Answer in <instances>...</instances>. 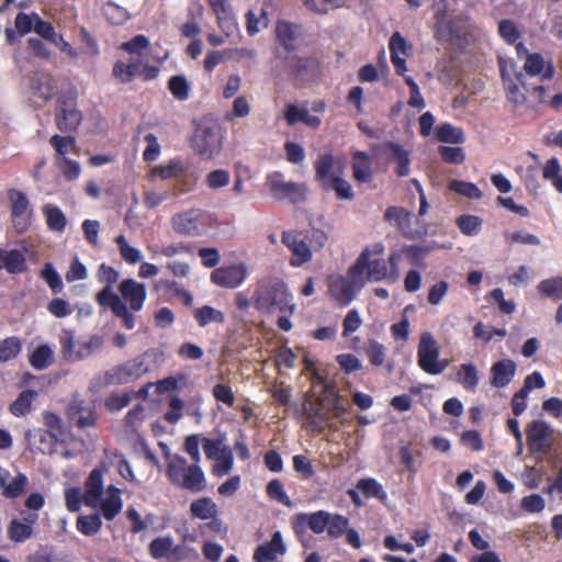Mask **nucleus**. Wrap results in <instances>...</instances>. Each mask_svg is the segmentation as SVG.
Listing matches in <instances>:
<instances>
[{"label": "nucleus", "mask_w": 562, "mask_h": 562, "mask_svg": "<svg viewBox=\"0 0 562 562\" xmlns=\"http://www.w3.org/2000/svg\"><path fill=\"white\" fill-rule=\"evenodd\" d=\"M108 467L101 464L93 469L85 483L83 503L86 506L97 509L104 519L113 520L123 508L122 491L109 484L104 486V474Z\"/></svg>", "instance_id": "f257e3e1"}, {"label": "nucleus", "mask_w": 562, "mask_h": 562, "mask_svg": "<svg viewBox=\"0 0 562 562\" xmlns=\"http://www.w3.org/2000/svg\"><path fill=\"white\" fill-rule=\"evenodd\" d=\"M150 42L145 35H136L132 40L124 42L121 49L130 55L127 63L117 60L112 69L115 79L123 83L131 82L135 77H142L145 80L155 79L159 69L150 66L148 63V49Z\"/></svg>", "instance_id": "f03ea898"}, {"label": "nucleus", "mask_w": 562, "mask_h": 562, "mask_svg": "<svg viewBox=\"0 0 562 562\" xmlns=\"http://www.w3.org/2000/svg\"><path fill=\"white\" fill-rule=\"evenodd\" d=\"M252 299L256 308L267 313L280 311L289 312L291 315L295 310V305L291 302V294L285 283L279 279L260 281Z\"/></svg>", "instance_id": "7ed1b4c3"}, {"label": "nucleus", "mask_w": 562, "mask_h": 562, "mask_svg": "<svg viewBox=\"0 0 562 562\" xmlns=\"http://www.w3.org/2000/svg\"><path fill=\"white\" fill-rule=\"evenodd\" d=\"M167 476L173 485L192 493H200L206 488V477L200 463H189L179 454H168Z\"/></svg>", "instance_id": "20e7f679"}, {"label": "nucleus", "mask_w": 562, "mask_h": 562, "mask_svg": "<svg viewBox=\"0 0 562 562\" xmlns=\"http://www.w3.org/2000/svg\"><path fill=\"white\" fill-rule=\"evenodd\" d=\"M384 251L385 248L381 243L367 247L350 267L351 274L361 278L363 283L367 281L378 282L390 278Z\"/></svg>", "instance_id": "39448f33"}, {"label": "nucleus", "mask_w": 562, "mask_h": 562, "mask_svg": "<svg viewBox=\"0 0 562 562\" xmlns=\"http://www.w3.org/2000/svg\"><path fill=\"white\" fill-rule=\"evenodd\" d=\"M119 300L125 308V313L112 311L114 316L121 319L126 329L135 327L134 314L139 312L145 304L147 290L144 283L134 279H124L119 285Z\"/></svg>", "instance_id": "423d86ee"}, {"label": "nucleus", "mask_w": 562, "mask_h": 562, "mask_svg": "<svg viewBox=\"0 0 562 562\" xmlns=\"http://www.w3.org/2000/svg\"><path fill=\"white\" fill-rule=\"evenodd\" d=\"M417 364L430 375L441 374L449 366L448 359H440V348L429 331L420 334L417 348Z\"/></svg>", "instance_id": "0eeeda50"}, {"label": "nucleus", "mask_w": 562, "mask_h": 562, "mask_svg": "<svg viewBox=\"0 0 562 562\" xmlns=\"http://www.w3.org/2000/svg\"><path fill=\"white\" fill-rule=\"evenodd\" d=\"M211 216L200 210L190 209L177 213L171 218L173 231L181 236L198 237L206 233L210 227Z\"/></svg>", "instance_id": "6e6552de"}, {"label": "nucleus", "mask_w": 562, "mask_h": 562, "mask_svg": "<svg viewBox=\"0 0 562 562\" xmlns=\"http://www.w3.org/2000/svg\"><path fill=\"white\" fill-rule=\"evenodd\" d=\"M327 285L329 297L338 305L347 306L353 301L364 283L358 276H352L349 268L347 276H330Z\"/></svg>", "instance_id": "1a4fd4ad"}, {"label": "nucleus", "mask_w": 562, "mask_h": 562, "mask_svg": "<svg viewBox=\"0 0 562 562\" xmlns=\"http://www.w3.org/2000/svg\"><path fill=\"white\" fill-rule=\"evenodd\" d=\"M59 344L64 358L75 362L91 356L101 346V339L93 336L87 340H76L74 331L64 329L59 336Z\"/></svg>", "instance_id": "9d476101"}, {"label": "nucleus", "mask_w": 562, "mask_h": 562, "mask_svg": "<svg viewBox=\"0 0 562 562\" xmlns=\"http://www.w3.org/2000/svg\"><path fill=\"white\" fill-rule=\"evenodd\" d=\"M97 278L99 282L104 283V288L97 294V302L103 307H109L116 313H125V308L119 300V294L113 290V285L117 282L120 273L116 269L105 263H101Z\"/></svg>", "instance_id": "9b49d317"}, {"label": "nucleus", "mask_w": 562, "mask_h": 562, "mask_svg": "<svg viewBox=\"0 0 562 562\" xmlns=\"http://www.w3.org/2000/svg\"><path fill=\"white\" fill-rule=\"evenodd\" d=\"M271 195L278 200H290L297 203L304 200L306 187L301 183L286 181L280 171L271 172L266 178Z\"/></svg>", "instance_id": "f8f14e48"}, {"label": "nucleus", "mask_w": 562, "mask_h": 562, "mask_svg": "<svg viewBox=\"0 0 562 562\" xmlns=\"http://www.w3.org/2000/svg\"><path fill=\"white\" fill-rule=\"evenodd\" d=\"M384 218L396 225L404 235L415 238L425 234V223L413 213L400 206L386 209Z\"/></svg>", "instance_id": "ddd939ff"}, {"label": "nucleus", "mask_w": 562, "mask_h": 562, "mask_svg": "<svg viewBox=\"0 0 562 562\" xmlns=\"http://www.w3.org/2000/svg\"><path fill=\"white\" fill-rule=\"evenodd\" d=\"M192 146L200 156L210 159L220 154L223 137L215 126H200L193 136Z\"/></svg>", "instance_id": "4468645a"}, {"label": "nucleus", "mask_w": 562, "mask_h": 562, "mask_svg": "<svg viewBox=\"0 0 562 562\" xmlns=\"http://www.w3.org/2000/svg\"><path fill=\"white\" fill-rule=\"evenodd\" d=\"M527 442L531 453L546 454L552 447V428L543 420L531 422L527 429Z\"/></svg>", "instance_id": "2eb2a0df"}, {"label": "nucleus", "mask_w": 562, "mask_h": 562, "mask_svg": "<svg viewBox=\"0 0 562 562\" xmlns=\"http://www.w3.org/2000/svg\"><path fill=\"white\" fill-rule=\"evenodd\" d=\"M248 269L244 262L216 268L211 273V281L222 288L235 289L247 278Z\"/></svg>", "instance_id": "dca6fc26"}, {"label": "nucleus", "mask_w": 562, "mask_h": 562, "mask_svg": "<svg viewBox=\"0 0 562 562\" xmlns=\"http://www.w3.org/2000/svg\"><path fill=\"white\" fill-rule=\"evenodd\" d=\"M282 241L292 254L290 259L291 266L300 267L312 259V251L306 244V236L303 233L295 231L284 232Z\"/></svg>", "instance_id": "f3484780"}, {"label": "nucleus", "mask_w": 562, "mask_h": 562, "mask_svg": "<svg viewBox=\"0 0 562 562\" xmlns=\"http://www.w3.org/2000/svg\"><path fill=\"white\" fill-rule=\"evenodd\" d=\"M314 168L315 178L323 189L335 179V176L344 175V164L328 153L318 155Z\"/></svg>", "instance_id": "a211bd4d"}, {"label": "nucleus", "mask_w": 562, "mask_h": 562, "mask_svg": "<svg viewBox=\"0 0 562 562\" xmlns=\"http://www.w3.org/2000/svg\"><path fill=\"white\" fill-rule=\"evenodd\" d=\"M9 199L11 202L12 217L15 228L19 232L26 231L32 215L27 198L20 191L11 190L9 192Z\"/></svg>", "instance_id": "6ab92c4d"}, {"label": "nucleus", "mask_w": 562, "mask_h": 562, "mask_svg": "<svg viewBox=\"0 0 562 562\" xmlns=\"http://www.w3.org/2000/svg\"><path fill=\"white\" fill-rule=\"evenodd\" d=\"M371 150L374 155H380L389 150L392 159L396 162V173L398 177H405L409 173V155L408 151L400 144L386 142L384 144L371 145Z\"/></svg>", "instance_id": "aec40b11"}, {"label": "nucleus", "mask_w": 562, "mask_h": 562, "mask_svg": "<svg viewBox=\"0 0 562 562\" xmlns=\"http://www.w3.org/2000/svg\"><path fill=\"white\" fill-rule=\"evenodd\" d=\"M146 372L147 367L144 358L137 357L121 367L114 368L110 372V380L114 383L124 384L137 380Z\"/></svg>", "instance_id": "412c9836"}, {"label": "nucleus", "mask_w": 562, "mask_h": 562, "mask_svg": "<svg viewBox=\"0 0 562 562\" xmlns=\"http://www.w3.org/2000/svg\"><path fill=\"white\" fill-rule=\"evenodd\" d=\"M286 546L283 541L282 533L276 531L269 542L257 547L254 553L255 562H273L279 557L285 554Z\"/></svg>", "instance_id": "4be33fe9"}, {"label": "nucleus", "mask_w": 562, "mask_h": 562, "mask_svg": "<svg viewBox=\"0 0 562 562\" xmlns=\"http://www.w3.org/2000/svg\"><path fill=\"white\" fill-rule=\"evenodd\" d=\"M32 94L38 105L45 103L47 100L53 98L56 93V82L49 74L35 72L31 79Z\"/></svg>", "instance_id": "5701e85b"}, {"label": "nucleus", "mask_w": 562, "mask_h": 562, "mask_svg": "<svg viewBox=\"0 0 562 562\" xmlns=\"http://www.w3.org/2000/svg\"><path fill=\"white\" fill-rule=\"evenodd\" d=\"M25 441L45 454H52L56 450L57 434L42 428L29 429L24 434Z\"/></svg>", "instance_id": "b1692460"}, {"label": "nucleus", "mask_w": 562, "mask_h": 562, "mask_svg": "<svg viewBox=\"0 0 562 562\" xmlns=\"http://www.w3.org/2000/svg\"><path fill=\"white\" fill-rule=\"evenodd\" d=\"M329 514L326 510H318L312 514L301 513L294 517V528L303 531L307 526L313 532L322 533L327 530Z\"/></svg>", "instance_id": "393cba45"}, {"label": "nucleus", "mask_w": 562, "mask_h": 562, "mask_svg": "<svg viewBox=\"0 0 562 562\" xmlns=\"http://www.w3.org/2000/svg\"><path fill=\"white\" fill-rule=\"evenodd\" d=\"M81 120L82 115L72 101L64 102L58 105L56 124L61 132L75 131L81 123Z\"/></svg>", "instance_id": "a878e982"}, {"label": "nucleus", "mask_w": 562, "mask_h": 562, "mask_svg": "<svg viewBox=\"0 0 562 562\" xmlns=\"http://www.w3.org/2000/svg\"><path fill=\"white\" fill-rule=\"evenodd\" d=\"M516 363L510 359L495 362L491 368V383L495 387L508 385L515 376Z\"/></svg>", "instance_id": "bb28decb"}, {"label": "nucleus", "mask_w": 562, "mask_h": 562, "mask_svg": "<svg viewBox=\"0 0 562 562\" xmlns=\"http://www.w3.org/2000/svg\"><path fill=\"white\" fill-rule=\"evenodd\" d=\"M283 116L291 126L299 122L312 128H317L321 125V119L318 116L310 114V111L305 106H300L294 103H290L285 106Z\"/></svg>", "instance_id": "cd10ccee"}, {"label": "nucleus", "mask_w": 562, "mask_h": 562, "mask_svg": "<svg viewBox=\"0 0 562 562\" xmlns=\"http://www.w3.org/2000/svg\"><path fill=\"white\" fill-rule=\"evenodd\" d=\"M391 60L397 75L406 71L405 57L407 56V43L398 33H394L390 40Z\"/></svg>", "instance_id": "c85d7f7f"}, {"label": "nucleus", "mask_w": 562, "mask_h": 562, "mask_svg": "<svg viewBox=\"0 0 562 562\" xmlns=\"http://www.w3.org/2000/svg\"><path fill=\"white\" fill-rule=\"evenodd\" d=\"M524 69L527 75L539 76L541 79H550L554 74L553 65L538 53L527 55Z\"/></svg>", "instance_id": "c756f323"}, {"label": "nucleus", "mask_w": 562, "mask_h": 562, "mask_svg": "<svg viewBox=\"0 0 562 562\" xmlns=\"http://www.w3.org/2000/svg\"><path fill=\"white\" fill-rule=\"evenodd\" d=\"M352 176L358 182H369L372 179L371 158L366 151L356 150L352 154Z\"/></svg>", "instance_id": "7c9ffc66"}, {"label": "nucleus", "mask_w": 562, "mask_h": 562, "mask_svg": "<svg viewBox=\"0 0 562 562\" xmlns=\"http://www.w3.org/2000/svg\"><path fill=\"white\" fill-rule=\"evenodd\" d=\"M190 513L194 518L209 520L217 516L218 507L212 498L201 497L191 503Z\"/></svg>", "instance_id": "2f4dec72"}, {"label": "nucleus", "mask_w": 562, "mask_h": 562, "mask_svg": "<svg viewBox=\"0 0 562 562\" xmlns=\"http://www.w3.org/2000/svg\"><path fill=\"white\" fill-rule=\"evenodd\" d=\"M501 64V75L504 81V87L506 90L507 100L515 105H521L526 102V94L519 88L518 83L515 82L509 75L507 74L506 66L504 64L503 58H499Z\"/></svg>", "instance_id": "473e14b6"}, {"label": "nucleus", "mask_w": 562, "mask_h": 562, "mask_svg": "<svg viewBox=\"0 0 562 562\" xmlns=\"http://www.w3.org/2000/svg\"><path fill=\"white\" fill-rule=\"evenodd\" d=\"M186 172V166L181 159L175 158L165 165H159L150 170V177H159L162 180L178 178Z\"/></svg>", "instance_id": "72a5a7b5"}, {"label": "nucleus", "mask_w": 562, "mask_h": 562, "mask_svg": "<svg viewBox=\"0 0 562 562\" xmlns=\"http://www.w3.org/2000/svg\"><path fill=\"white\" fill-rule=\"evenodd\" d=\"M457 381L465 391L474 392L479 385V372L473 363H462L457 371Z\"/></svg>", "instance_id": "f704fd0d"}, {"label": "nucleus", "mask_w": 562, "mask_h": 562, "mask_svg": "<svg viewBox=\"0 0 562 562\" xmlns=\"http://www.w3.org/2000/svg\"><path fill=\"white\" fill-rule=\"evenodd\" d=\"M537 291L543 297L561 301L562 300V277L555 276L540 281Z\"/></svg>", "instance_id": "c9c22d12"}, {"label": "nucleus", "mask_w": 562, "mask_h": 562, "mask_svg": "<svg viewBox=\"0 0 562 562\" xmlns=\"http://www.w3.org/2000/svg\"><path fill=\"white\" fill-rule=\"evenodd\" d=\"M37 396V393L32 390H25L19 394L16 400L10 405L9 411L15 417L25 416L31 412L32 402Z\"/></svg>", "instance_id": "e433bc0d"}, {"label": "nucleus", "mask_w": 562, "mask_h": 562, "mask_svg": "<svg viewBox=\"0 0 562 562\" xmlns=\"http://www.w3.org/2000/svg\"><path fill=\"white\" fill-rule=\"evenodd\" d=\"M194 319L201 327H205L211 323L223 324L225 315L222 311L210 305H204L194 311Z\"/></svg>", "instance_id": "4c0bfd02"}, {"label": "nucleus", "mask_w": 562, "mask_h": 562, "mask_svg": "<svg viewBox=\"0 0 562 562\" xmlns=\"http://www.w3.org/2000/svg\"><path fill=\"white\" fill-rule=\"evenodd\" d=\"M50 145L56 150L55 160H61V157H67L68 154H77L76 140L71 136L54 135L49 139Z\"/></svg>", "instance_id": "58836bf2"}, {"label": "nucleus", "mask_w": 562, "mask_h": 562, "mask_svg": "<svg viewBox=\"0 0 562 562\" xmlns=\"http://www.w3.org/2000/svg\"><path fill=\"white\" fill-rule=\"evenodd\" d=\"M357 488L368 498H378L381 502H385L387 494L383 486L374 479H361L357 483Z\"/></svg>", "instance_id": "ea45409f"}, {"label": "nucleus", "mask_w": 562, "mask_h": 562, "mask_svg": "<svg viewBox=\"0 0 562 562\" xmlns=\"http://www.w3.org/2000/svg\"><path fill=\"white\" fill-rule=\"evenodd\" d=\"M115 243L119 247L120 255L122 259L128 265L139 263L143 259L142 251L130 245L126 237L124 235H119L115 238Z\"/></svg>", "instance_id": "a19ab883"}, {"label": "nucleus", "mask_w": 562, "mask_h": 562, "mask_svg": "<svg viewBox=\"0 0 562 562\" xmlns=\"http://www.w3.org/2000/svg\"><path fill=\"white\" fill-rule=\"evenodd\" d=\"M102 519L99 514L79 516L77 519V529L85 536H93L100 531Z\"/></svg>", "instance_id": "79ce46f5"}, {"label": "nucleus", "mask_w": 562, "mask_h": 562, "mask_svg": "<svg viewBox=\"0 0 562 562\" xmlns=\"http://www.w3.org/2000/svg\"><path fill=\"white\" fill-rule=\"evenodd\" d=\"M22 345L18 337H8L0 341V363L8 362L19 356Z\"/></svg>", "instance_id": "37998d69"}, {"label": "nucleus", "mask_w": 562, "mask_h": 562, "mask_svg": "<svg viewBox=\"0 0 562 562\" xmlns=\"http://www.w3.org/2000/svg\"><path fill=\"white\" fill-rule=\"evenodd\" d=\"M69 416L79 428H87L94 424V414L89 408H82L74 403L69 407Z\"/></svg>", "instance_id": "c03bdc74"}, {"label": "nucleus", "mask_w": 562, "mask_h": 562, "mask_svg": "<svg viewBox=\"0 0 562 562\" xmlns=\"http://www.w3.org/2000/svg\"><path fill=\"white\" fill-rule=\"evenodd\" d=\"M436 134L442 143L462 144L465 139L461 128L448 123L438 126Z\"/></svg>", "instance_id": "a18cd8bd"}, {"label": "nucleus", "mask_w": 562, "mask_h": 562, "mask_svg": "<svg viewBox=\"0 0 562 562\" xmlns=\"http://www.w3.org/2000/svg\"><path fill=\"white\" fill-rule=\"evenodd\" d=\"M33 535V528L29 524L23 522L21 519H13L8 529L9 538L14 542H24Z\"/></svg>", "instance_id": "49530a36"}, {"label": "nucleus", "mask_w": 562, "mask_h": 562, "mask_svg": "<svg viewBox=\"0 0 562 562\" xmlns=\"http://www.w3.org/2000/svg\"><path fill=\"white\" fill-rule=\"evenodd\" d=\"M148 249L154 257L157 255H161L166 258H173L175 256H178L181 254H192L191 246L186 243L168 244L160 248L148 247Z\"/></svg>", "instance_id": "de8ad7c7"}, {"label": "nucleus", "mask_w": 562, "mask_h": 562, "mask_svg": "<svg viewBox=\"0 0 562 562\" xmlns=\"http://www.w3.org/2000/svg\"><path fill=\"white\" fill-rule=\"evenodd\" d=\"M48 227L55 232H63L66 226V218L61 210L54 205H46L43 210Z\"/></svg>", "instance_id": "09e8293b"}, {"label": "nucleus", "mask_w": 562, "mask_h": 562, "mask_svg": "<svg viewBox=\"0 0 562 562\" xmlns=\"http://www.w3.org/2000/svg\"><path fill=\"white\" fill-rule=\"evenodd\" d=\"M53 361V351L46 346L37 347L30 356V363L36 370L46 369Z\"/></svg>", "instance_id": "8fccbe9b"}, {"label": "nucleus", "mask_w": 562, "mask_h": 562, "mask_svg": "<svg viewBox=\"0 0 562 562\" xmlns=\"http://www.w3.org/2000/svg\"><path fill=\"white\" fill-rule=\"evenodd\" d=\"M172 543L173 539L171 537L155 538L149 544V553L154 559L168 558Z\"/></svg>", "instance_id": "3c124183"}, {"label": "nucleus", "mask_w": 562, "mask_h": 562, "mask_svg": "<svg viewBox=\"0 0 562 562\" xmlns=\"http://www.w3.org/2000/svg\"><path fill=\"white\" fill-rule=\"evenodd\" d=\"M449 189L469 199L477 200L482 198V191L476 184L472 182L452 180L449 183Z\"/></svg>", "instance_id": "603ef678"}, {"label": "nucleus", "mask_w": 562, "mask_h": 562, "mask_svg": "<svg viewBox=\"0 0 562 562\" xmlns=\"http://www.w3.org/2000/svg\"><path fill=\"white\" fill-rule=\"evenodd\" d=\"M213 460L215 463L213 464L212 472L215 476L222 477L229 474L233 470L234 456L232 449L214 458Z\"/></svg>", "instance_id": "864d4df0"}, {"label": "nucleus", "mask_w": 562, "mask_h": 562, "mask_svg": "<svg viewBox=\"0 0 562 562\" xmlns=\"http://www.w3.org/2000/svg\"><path fill=\"white\" fill-rule=\"evenodd\" d=\"M324 189L335 191L337 198L341 200H351L353 198L352 188L350 183L345 180L344 175L335 176V179Z\"/></svg>", "instance_id": "5fc2aeb1"}, {"label": "nucleus", "mask_w": 562, "mask_h": 562, "mask_svg": "<svg viewBox=\"0 0 562 562\" xmlns=\"http://www.w3.org/2000/svg\"><path fill=\"white\" fill-rule=\"evenodd\" d=\"M4 268L10 273H20L25 270V258L19 250H4Z\"/></svg>", "instance_id": "6e6d98bb"}, {"label": "nucleus", "mask_w": 562, "mask_h": 562, "mask_svg": "<svg viewBox=\"0 0 562 562\" xmlns=\"http://www.w3.org/2000/svg\"><path fill=\"white\" fill-rule=\"evenodd\" d=\"M55 162L66 180L72 181L79 178L81 167L77 160L69 159L68 157H61V160H57Z\"/></svg>", "instance_id": "4d7b16f0"}, {"label": "nucleus", "mask_w": 562, "mask_h": 562, "mask_svg": "<svg viewBox=\"0 0 562 562\" xmlns=\"http://www.w3.org/2000/svg\"><path fill=\"white\" fill-rule=\"evenodd\" d=\"M202 447L207 459L213 460L214 458L229 451L231 448L225 443L224 439H210L202 437Z\"/></svg>", "instance_id": "13d9d810"}, {"label": "nucleus", "mask_w": 562, "mask_h": 562, "mask_svg": "<svg viewBox=\"0 0 562 562\" xmlns=\"http://www.w3.org/2000/svg\"><path fill=\"white\" fill-rule=\"evenodd\" d=\"M349 526L347 517L339 514H329L327 533L331 538L341 537Z\"/></svg>", "instance_id": "bf43d9fd"}, {"label": "nucleus", "mask_w": 562, "mask_h": 562, "mask_svg": "<svg viewBox=\"0 0 562 562\" xmlns=\"http://www.w3.org/2000/svg\"><path fill=\"white\" fill-rule=\"evenodd\" d=\"M250 104L245 95L237 97L234 102L232 110L225 114L226 121H233L238 117H246L250 113Z\"/></svg>", "instance_id": "052dcab7"}, {"label": "nucleus", "mask_w": 562, "mask_h": 562, "mask_svg": "<svg viewBox=\"0 0 562 562\" xmlns=\"http://www.w3.org/2000/svg\"><path fill=\"white\" fill-rule=\"evenodd\" d=\"M246 18L247 32L249 35H255L260 30L266 29L268 26L267 12L265 10H260L258 15L254 11H248Z\"/></svg>", "instance_id": "680f3d73"}, {"label": "nucleus", "mask_w": 562, "mask_h": 562, "mask_svg": "<svg viewBox=\"0 0 562 562\" xmlns=\"http://www.w3.org/2000/svg\"><path fill=\"white\" fill-rule=\"evenodd\" d=\"M145 418V409L142 406H136L135 408L131 409L128 414L125 417V432L128 436H133L137 432V428L139 424Z\"/></svg>", "instance_id": "e2e57ef3"}, {"label": "nucleus", "mask_w": 562, "mask_h": 562, "mask_svg": "<svg viewBox=\"0 0 562 562\" xmlns=\"http://www.w3.org/2000/svg\"><path fill=\"white\" fill-rule=\"evenodd\" d=\"M169 90L178 100H187L189 98L190 86L183 76H173L169 80Z\"/></svg>", "instance_id": "0e129e2a"}, {"label": "nucleus", "mask_w": 562, "mask_h": 562, "mask_svg": "<svg viewBox=\"0 0 562 562\" xmlns=\"http://www.w3.org/2000/svg\"><path fill=\"white\" fill-rule=\"evenodd\" d=\"M231 176L227 170L216 169L206 175L205 183L212 190H218L229 183Z\"/></svg>", "instance_id": "69168bd1"}, {"label": "nucleus", "mask_w": 562, "mask_h": 562, "mask_svg": "<svg viewBox=\"0 0 562 562\" xmlns=\"http://www.w3.org/2000/svg\"><path fill=\"white\" fill-rule=\"evenodd\" d=\"M41 276L55 293L63 290L64 284L61 278L52 263L47 262L44 265Z\"/></svg>", "instance_id": "338daca9"}, {"label": "nucleus", "mask_w": 562, "mask_h": 562, "mask_svg": "<svg viewBox=\"0 0 562 562\" xmlns=\"http://www.w3.org/2000/svg\"><path fill=\"white\" fill-rule=\"evenodd\" d=\"M47 311L53 316H55L57 318L67 317V316H69L74 312V310L70 306V304L67 301H65L64 299H60V297L53 299L47 304Z\"/></svg>", "instance_id": "774afa93"}]
</instances>
